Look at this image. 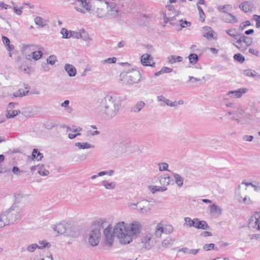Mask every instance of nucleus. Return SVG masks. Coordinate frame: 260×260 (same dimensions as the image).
<instances>
[{
    "mask_svg": "<svg viewBox=\"0 0 260 260\" xmlns=\"http://www.w3.org/2000/svg\"><path fill=\"white\" fill-rule=\"evenodd\" d=\"M184 223L183 226L185 227L191 228L194 225L195 218L192 219L189 217H185L184 218Z\"/></svg>",
    "mask_w": 260,
    "mask_h": 260,
    "instance_id": "obj_35",
    "label": "nucleus"
},
{
    "mask_svg": "<svg viewBox=\"0 0 260 260\" xmlns=\"http://www.w3.org/2000/svg\"><path fill=\"white\" fill-rule=\"evenodd\" d=\"M106 223V219L104 218L99 219L94 222L88 234V242L91 246H96L99 243L101 237V231Z\"/></svg>",
    "mask_w": 260,
    "mask_h": 260,
    "instance_id": "obj_5",
    "label": "nucleus"
},
{
    "mask_svg": "<svg viewBox=\"0 0 260 260\" xmlns=\"http://www.w3.org/2000/svg\"><path fill=\"white\" fill-rule=\"evenodd\" d=\"M229 7H230V5H223V6H219L217 7V9L219 11L222 12V13H228V12L226 11V10H227L228 8H229Z\"/></svg>",
    "mask_w": 260,
    "mask_h": 260,
    "instance_id": "obj_53",
    "label": "nucleus"
},
{
    "mask_svg": "<svg viewBox=\"0 0 260 260\" xmlns=\"http://www.w3.org/2000/svg\"><path fill=\"white\" fill-rule=\"evenodd\" d=\"M43 56V53L41 51H34L32 54H29L26 56V58L28 60L33 59L35 60H38L40 59Z\"/></svg>",
    "mask_w": 260,
    "mask_h": 260,
    "instance_id": "obj_27",
    "label": "nucleus"
},
{
    "mask_svg": "<svg viewBox=\"0 0 260 260\" xmlns=\"http://www.w3.org/2000/svg\"><path fill=\"white\" fill-rule=\"evenodd\" d=\"M241 184H245L247 186H251L254 188L255 191H260V183L258 182H255L254 183H253L252 182L243 181Z\"/></svg>",
    "mask_w": 260,
    "mask_h": 260,
    "instance_id": "obj_39",
    "label": "nucleus"
},
{
    "mask_svg": "<svg viewBox=\"0 0 260 260\" xmlns=\"http://www.w3.org/2000/svg\"><path fill=\"white\" fill-rule=\"evenodd\" d=\"M157 101L158 102L160 103V105L161 106H168L171 107H177V102H172L169 99H167L163 95H158L156 97Z\"/></svg>",
    "mask_w": 260,
    "mask_h": 260,
    "instance_id": "obj_18",
    "label": "nucleus"
},
{
    "mask_svg": "<svg viewBox=\"0 0 260 260\" xmlns=\"http://www.w3.org/2000/svg\"><path fill=\"white\" fill-rule=\"evenodd\" d=\"M93 12L97 17L104 19H115L122 14L117 4L106 0H98Z\"/></svg>",
    "mask_w": 260,
    "mask_h": 260,
    "instance_id": "obj_3",
    "label": "nucleus"
},
{
    "mask_svg": "<svg viewBox=\"0 0 260 260\" xmlns=\"http://www.w3.org/2000/svg\"><path fill=\"white\" fill-rule=\"evenodd\" d=\"M66 128H67V132H79L82 129L80 127L75 128L74 127H71L69 126H67Z\"/></svg>",
    "mask_w": 260,
    "mask_h": 260,
    "instance_id": "obj_60",
    "label": "nucleus"
},
{
    "mask_svg": "<svg viewBox=\"0 0 260 260\" xmlns=\"http://www.w3.org/2000/svg\"><path fill=\"white\" fill-rule=\"evenodd\" d=\"M37 248H38V244H32L27 247L26 250L29 252H33Z\"/></svg>",
    "mask_w": 260,
    "mask_h": 260,
    "instance_id": "obj_50",
    "label": "nucleus"
},
{
    "mask_svg": "<svg viewBox=\"0 0 260 260\" xmlns=\"http://www.w3.org/2000/svg\"><path fill=\"white\" fill-rule=\"evenodd\" d=\"M10 225L5 212L0 213V229Z\"/></svg>",
    "mask_w": 260,
    "mask_h": 260,
    "instance_id": "obj_28",
    "label": "nucleus"
},
{
    "mask_svg": "<svg viewBox=\"0 0 260 260\" xmlns=\"http://www.w3.org/2000/svg\"><path fill=\"white\" fill-rule=\"evenodd\" d=\"M155 202L153 200L148 201L143 199L136 203L129 202L127 206L132 209L137 210L140 214H147L151 213L154 208Z\"/></svg>",
    "mask_w": 260,
    "mask_h": 260,
    "instance_id": "obj_6",
    "label": "nucleus"
},
{
    "mask_svg": "<svg viewBox=\"0 0 260 260\" xmlns=\"http://www.w3.org/2000/svg\"><path fill=\"white\" fill-rule=\"evenodd\" d=\"M38 173L43 176H46L49 174V172L45 168L44 165H38Z\"/></svg>",
    "mask_w": 260,
    "mask_h": 260,
    "instance_id": "obj_37",
    "label": "nucleus"
},
{
    "mask_svg": "<svg viewBox=\"0 0 260 260\" xmlns=\"http://www.w3.org/2000/svg\"><path fill=\"white\" fill-rule=\"evenodd\" d=\"M4 212L10 225L18 222L23 215L22 208L17 206L15 204Z\"/></svg>",
    "mask_w": 260,
    "mask_h": 260,
    "instance_id": "obj_7",
    "label": "nucleus"
},
{
    "mask_svg": "<svg viewBox=\"0 0 260 260\" xmlns=\"http://www.w3.org/2000/svg\"><path fill=\"white\" fill-rule=\"evenodd\" d=\"M38 112V108L33 106L25 107L22 109V114L25 117H31L37 114Z\"/></svg>",
    "mask_w": 260,
    "mask_h": 260,
    "instance_id": "obj_20",
    "label": "nucleus"
},
{
    "mask_svg": "<svg viewBox=\"0 0 260 260\" xmlns=\"http://www.w3.org/2000/svg\"><path fill=\"white\" fill-rule=\"evenodd\" d=\"M214 30L209 26H205L203 28V36L208 40H211L213 38Z\"/></svg>",
    "mask_w": 260,
    "mask_h": 260,
    "instance_id": "obj_23",
    "label": "nucleus"
},
{
    "mask_svg": "<svg viewBox=\"0 0 260 260\" xmlns=\"http://www.w3.org/2000/svg\"><path fill=\"white\" fill-rule=\"evenodd\" d=\"M247 188H242L240 185L238 186L236 192V198L240 202L249 205L252 203V201L246 194Z\"/></svg>",
    "mask_w": 260,
    "mask_h": 260,
    "instance_id": "obj_11",
    "label": "nucleus"
},
{
    "mask_svg": "<svg viewBox=\"0 0 260 260\" xmlns=\"http://www.w3.org/2000/svg\"><path fill=\"white\" fill-rule=\"evenodd\" d=\"M28 90L27 89H20L15 92L13 93V95L15 97H20L22 96L25 95L28 92Z\"/></svg>",
    "mask_w": 260,
    "mask_h": 260,
    "instance_id": "obj_41",
    "label": "nucleus"
},
{
    "mask_svg": "<svg viewBox=\"0 0 260 260\" xmlns=\"http://www.w3.org/2000/svg\"><path fill=\"white\" fill-rule=\"evenodd\" d=\"M26 196L20 192L17 193L15 194V203H19L22 200L25 198Z\"/></svg>",
    "mask_w": 260,
    "mask_h": 260,
    "instance_id": "obj_43",
    "label": "nucleus"
},
{
    "mask_svg": "<svg viewBox=\"0 0 260 260\" xmlns=\"http://www.w3.org/2000/svg\"><path fill=\"white\" fill-rule=\"evenodd\" d=\"M249 238L250 240H257L260 241V235L259 234H252L249 235Z\"/></svg>",
    "mask_w": 260,
    "mask_h": 260,
    "instance_id": "obj_64",
    "label": "nucleus"
},
{
    "mask_svg": "<svg viewBox=\"0 0 260 260\" xmlns=\"http://www.w3.org/2000/svg\"><path fill=\"white\" fill-rule=\"evenodd\" d=\"M174 241V239L168 237L162 241L161 245L165 248H168L173 244Z\"/></svg>",
    "mask_w": 260,
    "mask_h": 260,
    "instance_id": "obj_38",
    "label": "nucleus"
},
{
    "mask_svg": "<svg viewBox=\"0 0 260 260\" xmlns=\"http://www.w3.org/2000/svg\"><path fill=\"white\" fill-rule=\"evenodd\" d=\"M249 228L260 230V212H255L250 217L248 223Z\"/></svg>",
    "mask_w": 260,
    "mask_h": 260,
    "instance_id": "obj_15",
    "label": "nucleus"
},
{
    "mask_svg": "<svg viewBox=\"0 0 260 260\" xmlns=\"http://www.w3.org/2000/svg\"><path fill=\"white\" fill-rule=\"evenodd\" d=\"M112 227L111 224H109L104 231V236L105 242L108 246H111L113 245L114 240V233H112Z\"/></svg>",
    "mask_w": 260,
    "mask_h": 260,
    "instance_id": "obj_14",
    "label": "nucleus"
},
{
    "mask_svg": "<svg viewBox=\"0 0 260 260\" xmlns=\"http://www.w3.org/2000/svg\"><path fill=\"white\" fill-rule=\"evenodd\" d=\"M74 228H72L67 222L60 223L54 227V230L58 234H66L71 237H77L79 234L78 230H74Z\"/></svg>",
    "mask_w": 260,
    "mask_h": 260,
    "instance_id": "obj_9",
    "label": "nucleus"
},
{
    "mask_svg": "<svg viewBox=\"0 0 260 260\" xmlns=\"http://www.w3.org/2000/svg\"><path fill=\"white\" fill-rule=\"evenodd\" d=\"M215 245L213 243L210 244H206L203 246V249L206 251H209L211 249H213L214 248Z\"/></svg>",
    "mask_w": 260,
    "mask_h": 260,
    "instance_id": "obj_56",
    "label": "nucleus"
},
{
    "mask_svg": "<svg viewBox=\"0 0 260 260\" xmlns=\"http://www.w3.org/2000/svg\"><path fill=\"white\" fill-rule=\"evenodd\" d=\"M221 20L227 23H236L238 22V19L233 14L230 13H222L220 16Z\"/></svg>",
    "mask_w": 260,
    "mask_h": 260,
    "instance_id": "obj_17",
    "label": "nucleus"
},
{
    "mask_svg": "<svg viewBox=\"0 0 260 260\" xmlns=\"http://www.w3.org/2000/svg\"><path fill=\"white\" fill-rule=\"evenodd\" d=\"M74 9L79 13L85 14L90 12L91 5L89 0H77Z\"/></svg>",
    "mask_w": 260,
    "mask_h": 260,
    "instance_id": "obj_12",
    "label": "nucleus"
},
{
    "mask_svg": "<svg viewBox=\"0 0 260 260\" xmlns=\"http://www.w3.org/2000/svg\"><path fill=\"white\" fill-rule=\"evenodd\" d=\"M189 62L191 64H195L198 61V56L195 53H191L188 56Z\"/></svg>",
    "mask_w": 260,
    "mask_h": 260,
    "instance_id": "obj_42",
    "label": "nucleus"
},
{
    "mask_svg": "<svg viewBox=\"0 0 260 260\" xmlns=\"http://www.w3.org/2000/svg\"><path fill=\"white\" fill-rule=\"evenodd\" d=\"M71 31H69L65 28H61L60 34L62 35V38L64 39H69Z\"/></svg>",
    "mask_w": 260,
    "mask_h": 260,
    "instance_id": "obj_46",
    "label": "nucleus"
},
{
    "mask_svg": "<svg viewBox=\"0 0 260 260\" xmlns=\"http://www.w3.org/2000/svg\"><path fill=\"white\" fill-rule=\"evenodd\" d=\"M239 8L245 13H248L252 11V6L249 2H245L239 5Z\"/></svg>",
    "mask_w": 260,
    "mask_h": 260,
    "instance_id": "obj_25",
    "label": "nucleus"
},
{
    "mask_svg": "<svg viewBox=\"0 0 260 260\" xmlns=\"http://www.w3.org/2000/svg\"><path fill=\"white\" fill-rule=\"evenodd\" d=\"M253 139V137L251 135H244L242 137V140L245 142H251Z\"/></svg>",
    "mask_w": 260,
    "mask_h": 260,
    "instance_id": "obj_59",
    "label": "nucleus"
},
{
    "mask_svg": "<svg viewBox=\"0 0 260 260\" xmlns=\"http://www.w3.org/2000/svg\"><path fill=\"white\" fill-rule=\"evenodd\" d=\"M35 22L37 25L42 28L47 24V21L39 16H37L35 18Z\"/></svg>",
    "mask_w": 260,
    "mask_h": 260,
    "instance_id": "obj_33",
    "label": "nucleus"
},
{
    "mask_svg": "<svg viewBox=\"0 0 260 260\" xmlns=\"http://www.w3.org/2000/svg\"><path fill=\"white\" fill-rule=\"evenodd\" d=\"M75 146L79 149H85L93 148L94 146L87 142H76L75 143Z\"/></svg>",
    "mask_w": 260,
    "mask_h": 260,
    "instance_id": "obj_26",
    "label": "nucleus"
},
{
    "mask_svg": "<svg viewBox=\"0 0 260 260\" xmlns=\"http://www.w3.org/2000/svg\"><path fill=\"white\" fill-rule=\"evenodd\" d=\"M142 226L139 221H133L128 224L120 221L115 224L113 233L121 244L126 245L131 243L134 238L139 235Z\"/></svg>",
    "mask_w": 260,
    "mask_h": 260,
    "instance_id": "obj_1",
    "label": "nucleus"
},
{
    "mask_svg": "<svg viewBox=\"0 0 260 260\" xmlns=\"http://www.w3.org/2000/svg\"><path fill=\"white\" fill-rule=\"evenodd\" d=\"M179 21L180 23L181 24V26L182 27H185L187 26L188 25L189 26L191 24L190 22L187 21L186 20L183 21L182 19H179Z\"/></svg>",
    "mask_w": 260,
    "mask_h": 260,
    "instance_id": "obj_62",
    "label": "nucleus"
},
{
    "mask_svg": "<svg viewBox=\"0 0 260 260\" xmlns=\"http://www.w3.org/2000/svg\"><path fill=\"white\" fill-rule=\"evenodd\" d=\"M12 4L13 7L14 12L18 15H21L22 13V10L23 8L20 7V8H18L14 3L12 2Z\"/></svg>",
    "mask_w": 260,
    "mask_h": 260,
    "instance_id": "obj_48",
    "label": "nucleus"
},
{
    "mask_svg": "<svg viewBox=\"0 0 260 260\" xmlns=\"http://www.w3.org/2000/svg\"><path fill=\"white\" fill-rule=\"evenodd\" d=\"M50 246V244L46 242L45 241H41L39 242V245H38V249H42L43 248L46 247H49Z\"/></svg>",
    "mask_w": 260,
    "mask_h": 260,
    "instance_id": "obj_54",
    "label": "nucleus"
},
{
    "mask_svg": "<svg viewBox=\"0 0 260 260\" xmlns=\"http://www.w3.org/2000/svg\"><path fill=\"white\" fill-rule=\"evenodd\" d=\"M121 104L122 100L119 95L109 93L101 100L97 110L108 119H112L119 113Z\"/></svg>",
    "mask_w": 260,
    "mask_h": 260,
    "instance_id": "obj_2",
    "label": "nucleus"
},
{
    "mask_svg": "<svg viewBox=\"0 0 260 260\" xmlns=\"http://www.w3.org/2000/svg\"><path fill=\"white\" fill-rule=\"evenodd\" d=\"M251 25V23L250 22V21H246L244 22H243L242 23L240 24V25H239V28L240 29H241V30H243L244 29L246 26H249Z\"/></svg>",
    "mask_w": 260,
    "mask_h": 260,
    "instance_id": "obj_61",
    "label": "nucleus"
},
{
    "mask_svg": "<svg viewBox=\"0 0 260 260\" xmlns=\"http://www.w3.org/2000/svg\"><path fill=\"white\" fill-rule=\"evenodd\" d=\"M245 76H249L253 78H259L260 76L257 72L251 69H247L243 71Z\"/></svg>",
    "mask_w": 260,
    "mask_h": 260,
    "instance_id": "obj_30",
    "label": "nucleus"
},
{
    "mask_svg": "<svg viewBox=\"0 0 260 260\" xmlns=\"http://www.w3.org/2000/svg\"><path fill=\"white\" fill-rule=\"evenodd\" d=\"M198 9L199 10V14H200V20L202 22H203L205 20V14L203 10H202V8L200 6H198Z\"/></svg>",
    "mask_w": 260,
    "mask_h": 260,
    "instance_id": "obj_55",
    "label": "nucleus"
},
{
    "mask_svg": "<svg viewBox=\"0 0 260 260\" xmlns=\"http://www.w3.org/2000/svg\"><path fill=\"white\" fill-rule=\"evenodd\" d=\"M120 80L125 84L132 85L139 83L141 80V75L136 70H132L120 75Z\"/></svg>",
    "mask_w": 260,
    "mask_h": 260,
    "instance_id": "obj_8",
    "label": "nucleus"
},
{
    "mask_svg": "<svg viewBox=\"0 0 260 260\" xmlns=\"http://www.w3.org/2000/svg\"><path fill=\"white\" fill-rule=\"evenodd\" d=\"M64 70L70 77H74L77 74L76 69L72 64L66 63L64 65Z\"/></svg>",
    "mask_w": 260,
    "mask_h": 260,
    "instance_id": "obj_24",
    "label": "nucleus"
},
{
    "mask_svg": "<svg viewBox=\"0 0 260 260\" xmlns=\"http://www.w3.org/2000/svg\"><path fill=\"white\" fill-rule=\"evenodd\" d=\"M17 104L14 103H10L8 106L7 108V112L6 114V116L8 118H12L17 116L18 113L20 112V111H17L16 110H13V108H14V106L16 105Z\"/></svg>",
    "mask_w": 260,
    "mask_h": 260,
    "instance_id": "obj_21",
    "label": "nucleus"
},
{
    "mask_svg": "<svg viewBox=\"0 0 260 260\" xmlns=\"http://www.w3.org/2000/svg\"><path fill=\"white\" fill-rule=\"evenodd\" d=\"M31 156L32 159H36L38 160H40L43 157V155L37 149H34L32 151Z\"/></svg>",
    "mask_w": 260,
    "mask_h": 260,
    "instance_id": "obj_40",
    "label": "nucleus"
},
{
    "mask_svg": "<svg viewBox=\"0 0 260 260\" xmlns=\"http://www.w3.org/2000/svg\"><path fill=\"white\" fill-rule=\"evenodd\" d=\"M194 228L198 229L207 230L209 226L206 221L204 220H200L199 219L195 218V222Z\"/></svg>",
    "mask_w": 260,
    "mask_h": 260,
    "instance_id": "obj_22",
    "label": "nucleus"
},
{
    "mask_svg": "<svg viewBox=\"0 0 260 260\" xmlns=\"http://www.w3.org/2000/svg\"><path fill=\"white\" fill-rule=\"evenodd\" d=\"M234 58L235 60L240 63H242L245 60L244 57L240 53H237L234 55Z\"/></svg>",
    "mask_w": 260,
    "mask_h": 260,
    "instance_id": "obj_47",
    "label": "nucleus"
},
{
    "mask_svg": "<svg viewBox=\"0 0 260 260\" xmlns=\"http://www.w3.org/2000/svg\"><path fill=\"white\" fill-rule=\"evenodd\" d=\"M164 232L166 233V231H164L162 225L159 223L156 225L154 232L143 233L139 240L138 244L145 250H150Z\"/></svg>",
    "mask_w": 260,
    "mask_h": 260,
    "instance_id": "obj_4",
    "label": "nucleus"
},
{
    "mask_svg": "<svg viewBox=\"0 0 260 260\" xmlns=\"http://www.w3.org/2000/svg\"><path fill=\"white\" fill-rule=\"evenodd\" d=\"M167 60L169 63L173 64L177 62H181L183 60V58L180 56L170 55L167 57Z\"/></svg>",
    "mask_w": 260,
    "mask_h": 260,
    "instance_id": "obj_29",
    "label": "nucleus"
},
{
    "mask_svg": "<svg viewBox=\"0 0 260 260\" xmlns=\"http://www.w3.org/2000/svg\"><path fill=\"white\" fill-rule=\"evenodd\" d=\"M174 181L179 187H181L183 184V178L179 174L177 173L173 174Z\"/></svg>",
    "mask_w": 260,
    "mask_h": 260,
    "instance_id": "obj_32",
    "label": "nucleus"
},
{
    "mask_svg": "<svg viewBox=\"0 0 260 260\" xmlns=\"http://www.w3.org/2000/svg\"><path fill=\"white\" fill-rule=\"evenodd\" d=\"M168 164L166 162H160L158 164V170L159 171H169L168 170Z\"/></svg>",
    "mask_w": 260,
    "mask_h": 260,
    "instance_id": "obj_45",
    "label": "nucleus"
},
{
    "mask_svg": "<svg viewBox=\"0 0 260 260\" xmlns=\"http://www.w3.org/2000/svg\"><path fill=\"white\" fill-rule=\"evenodd\" d=\"M163 19L165 23L170 22L171 24H173V21L176 19V17H168L166 13L163 14Z\"/></svg>",
    "mask_w": 260,
    "mask_h": 260,
    "instance_id": "obj_51",
    "label": "nucleus"
},
{
    "mask_svg": "<svg viewBox=\"0 0 260 260\" xmlns=\"http://www.w3.org/2000/svg\"><path fill=\"white\" fill-rule=\"evenodd\" d=\"M82 35L81 33L76 31H71L70 35V38H73L76 39H79L81 38Z\"/></svg>",
    "mask_w": 260,
    "mask_h": 260,
    "instance_id": "obj_52",
    "label": "nucleus"
},
{
    "mask_svg": "<svg viewBox=\"0 0 260 260\" xmlns=\"http://www.w3.org/2000/svg\"><path fill=\"white\" fill-rule=\"evenodd\" d=\"M102 185L107 189L113 190L116 186L115 182H109L107 180H104L101 182Z\"/></svg>",
    "mask_w": 260,
    "mask_h": 260,
    "instance_id": "obj_31",
    "label": "nucleus"
},
{
    "mask_svg": "<svg viewBox=\"0 0 260 260\" xmlns=\"http://www.w3.org/2000/svg\"><path fill=\"white\" fill-rule=\"evenodd\" d=\"M47 61L48 63L53 65L56 61V57L54 55L50 56Z\"/></svg>",
    "mask_w": 260,
    "mask_h": 260,
    "instance_id": "obj_58",
    "label": "nucleus"
},
{
    "mask_svg": "<svg viewBox=\"0 0 260 260\" xmlns=\"http://www.w3.org/2000/svg\"><path fill=\"white\" fill-rule=\"evenodd\" d=\"M252 19L256 22V26L260 27V15H254Z\"/></svg>",
    "mask_w": 260,
    "mask_h": 260,
    "instance_id": "obj_57",
    "label": "nucleus"
},
{
    "mask_svg": "<svg viewBox=\"0 0 260 260\" xmlns=\"http://www.w3.org/2000/svg\"><path fill=\"white\" fill-rule=\"evenodd\" d=\"M145 104L143 101H139L132 107V110L134 112H138L140 111L144 107Z\"/></svg>",
    "mask_w": 260,
    "mask_h": 260,
    "instance_id": "obj_36",
    "label": "nucleus"
},
{
    "mask_svg": "<svg viewBox=\"0 0 260 260\" xmlns=\"http://www.w3.org/2000/svg\"><path fill=\"white\" fill-rule=\"evenodd\" d=\"M116 61V58L112 57V58H109L107 59H105L104 61V62L106 63H115Z\"/></svg>",
    "mask_w": 260,
    "mask_h": 260,
    "instance_id": "obj_63",
    "label": "nucleus"
},
{
    "mask_svg": "<svg viewBox=\"0 0 260 260\" xmlns=\"http://www.w3.org/2000/svg\"><path fill=\"white\" fill-rule=\"evenodd\" d=\"M210 213L213 214H221L222 213L221 208L216 204H212L209 206Z\"/></svg>",
    "mask_w": 260,
    "mask_h": 260,
    "instance_id": "obj_34",
    "label": "nucleus"
},
{
    "mask_svg": "<svg viewBox=\"0 0 260 260\" xmlns=\"http://www.w3.org/2000/svg\"><path fill=\"white\" fill-rule=\"evenodd\" d=\"M236 40V42L233 43V44L241 51H245L252 43V39L251 38L244 35H238V39Z\"/></svg>",
    "mask_w": 260,
    "mask_h": 260,
    "instance_id": "obj_10",
    "label": "nucleus"
},
{
    "mask_svg": "<svg viewBox=\"0 0 260 260\" xmlns=\"http://www.w3.org/2000/svg\"><path fill=\"white\" fill-rule=\"evenodd\" d=\"M238 117L235 119L239 124H247L253 119V116L249 113H245L242 109L238 110Z\"/></svg>",
    "mask_w": 260,
    "mask_h": 260,
    "instance_id": "obj_13",
    "label": "nucleus"
},
{
    "mask_svg": "<svg viewBox=\"0 0 260 260\" xmlns=\"http://www.w3.org/2000/svg\"><path fill=\"white\" fill-rule=\"evenodd\" d=\"M226 33L229 36L233 37L235 40L238 39L239 35L236 34V29L235 28H230L225 30Z\"/></svg>",
    "mask_w": 260,
    "mask_h": 260,
    "instance_id": "obj_44",
    "label": "nucleus"
},
{
    "mask_svg": "<svg viewBox=\"0 0 260 260\" xmlns=\"http://www.w3.org/2000/svg\"><path fill=\"white\" fill-rule=\"evenodd\" d=\"M141 62L144 66L154 67L155 62L152 57L149 54H144L141 56Z\"/></svg>",
    "mask_w": 260,
    "mask_h": 260,
    "instance_id": "obj_19",
    "label": "nucleus"
},
{
    "mask_svg": "<svg viewBox=\"0 0 260 260\" xmlns=\"http://www.w3.org/2000/svg\"><path fill=\"white\" fill-rule=\"evenodd\" d=\"M151 190L153 192L155 191H164L167 190V188L165 187L153 186H151Z\"/></svg>",
    "mask_w": 260,
    "mask_h": 260,
    "instance_id": "obj_49",
    "label": "nucleus"
},
{
    "mask_svg": "<svg viewBox=\"0 0 260 260\" xmlns=\"http://www.w3.org/2000/svg\"><path fill=\"white\" fill-rule=\"evenodd\" d=\"M248 89L246 88H241L235 90H230L226 93V95L230 99H238L241 98L243 94L246 93Z\"/></svg>",
    "mask_w": 260,
    "mask_h": 260,
    "instance_id": "obj_16",
    "label": "nucleus"
}]
</instances>
